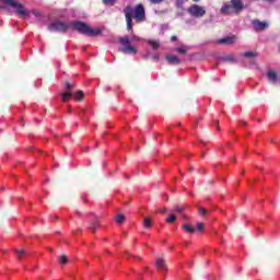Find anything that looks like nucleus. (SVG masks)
<instances>
[{"label":"nucleus","mask_w":280,"mask_h":280,"mask_svg":"<svg viewBox=\"0 0 280 280\" xmlns=\"http://www.w3.org/2000/svg\"><path fill=\"white\" fill-rule=\"evenodd\" d=\"M124 12L129 32L132 30V19H135L136 23H143L145 21V8H143V4H137L133 9L132 7H126Z\"/></svg>","instance_id":"obj_1"},{"label":"nucleus","mask_w":280,"mask_h":280,"mask_svg":"<svg viewBox=\"0 0 280 280\" xmlns=\"http://www.w3.org/2000/svg\"><path fill=\"white\" fill-rule=\"evenodd\" d=\"M0 2L4 4L3 7H0V10H8V8H13L15 13L19 14V16H22V19H27V16H30V10H27L16 0H0Z\"/></svg>","instance_id":"obj_2"},{"label":"nucleus","mask_w":280,"mask_h":280,"mask_svg":"<svg viewBox=\"0 0 280 280\" xmlns=\"http://www.w3.org/2000/svg\"><path fill=\"white\" fill-rule=\"evenodd\" d=\"M244 10L242 0H231V3L225 2L221 8V14H235Z\"/></svg>","instance_id":"obj_3"},{"label":"nucleus","mask_w":280,"mask_h":280,"mask_svg":"<svg viewBox=\"0 0 280 280\" xmlns=\"http://www.w3.org/2000/svg\"><path fill=\"white\" fill-rule=\"evenodd\" d=\"M72 25L77 32L84 34L85 36H98V34H102V30L91 28V26L84 24L83 22H74Z\"/></svg>","instance_id":"obj_4"},{"label":"nucleus","mask_w":280,"mask_h":280,"mask_svg":"<svg viewBox=\"0 0 280 280\" xmlns=\"http://www.w3.org/2000/svg\"><path fill=\"white\" fill-rule=\"evenodd\" d=\"M188 14L190 16H195V19H202L205 14H207V9L205 7H200L199 4H192L187 9Z\"/></svg>","instance_id":"obj_5"},{"label":"nucleus","mask_w":280,"mask_h":280,"mask_svg":"<svg viewBox=\"0 0 280 280\" xmlns=\"http://www.w3.org/2000/svg\"><path fill=\"white\" fill-rule=\"evenodd\" d=\"M66 89H67V92L61 94L62 102H68L69 97H71L72 95H74V98L78 100V102L82 101V97H84V92H82V91H79L75 94H72L70 91L71 83H69V82L66 83Z\"/></svg>","instance_id":"obj_6"},{"label":"nucleus","mask_w":280,"mask_h":280,"mask_svg":"<svg viewBox=\"0 0 280 280\" xmlns=\"http://www.w3.org/2000/svg\"><path fill=\"white\" fill-rule=\"evenodd\" d=\"M50 32H67L69 30V23L67 22H54L49 25Z\"/></svg>","instance_id":"obj_7"},{"label":"nucleus","mask_w":280,"mask_h":280,"mask_svg":"<svg viewBox=\"0 0 280 280\" xmlns=\"http://www.w3.org/2000/svg\"><path fill=\"white\" fill-rule=\"evenodd\" d=\"M252 25H253L254 32H264L268 30V27H270L269 22H266V21L261 22L259 20H253Z\"/></svg>","instance_id":"obj_8"},{"label":"nucleus","mask_w":280,"mask_h":280,"mask_svg":"<svg viewBox=\"0 0 280 280\" xmlns=\"http://www.w3.org/2000/svg\"><path fill=\"white\" fill-rule=\"evenodd\" d=\"M155 268L160 272H167V265H165V259L158 258L155 261Z\"/></svg>","instance_id":"obj_9"},{"label":"nucleus","mask_w":280,"mask_h":280,"mask_svg":"<svg viewBox=\"0 0 280 280\" xmlns=\"http://www.w3.org/2000/svg\"><path fill=\"white\" fill-rule=\"evenodd\" d=\"M119 51H121L122 54H130L131 56L137 55V48L135 46H131L130 44L127 46H121L119 48Z\"/></svg>","instance_id":"obj_10"},{"label":"nucleus","mask_w":280,"mask_h":280,"mask_svg":"<svg viewBox=\"0 0 280 280\" xmlns=\"http://www.w3.org/2000/svg\"><path fill=\"white\" fill-rule=\"evenodd\" d=\"M257 56L259 55L255 51H246V60L249 62V67H255V58H257Z\"/></svg>","instance_id":"obj_11"},{"label":"nucleus","mask_w":280,"mask_h":280,"mask_svg":"<svg viewBox=\"0 0 280 280\" xmlns=\"http://www.w3.org/2000/svg\"><path fill=\"white\" fill-rule=\"evenodd\" d=\"M236 37L235 36H228V37H223L221 39L218 40V43L220 45H233V43H235Z\"/></svg>","instance_id":"obj_12"},{"label":"nucleus","mask_w":280,"mask_h":280,"mask_svg":"<svg viewBox=\"0 0 280 280\" xmlns=\"http://www.w3.org/2000/svg\"><path fill=\"white\" fill-rule=\"evenodd\" d=\"M267 78L271 84H277L278 74L273 70L267 72Z\"/></svg>","instance_id":"obj_13"},{"label":"nucleus","mask_w":280,"mask_h":280,"mask_svg":"<svg viewBox=\"0 0 280 280\" xmlns=\"http://www.w3.org/2000/svg\"><path fill=\"white\" fill-rule=\"evenodd\" d=\"M166 60L170 65H178L180 62V59H178V57L172 55L166 56Z\"/></svg>","instance_id":"obj_14"},{"label":"nucleus","mask_w":280,"mask_h":280,"mask_svg":"<svg viewBox=\"0 0 280 280\" xmlns=\"http://www.w3.org/2000/svg\"><path fill=\"white\" fill-rule=\"evenodd\" d=\"M148 44L150 45V47H152V49H159L161 43H159V40H154V39H149Z\"/></svg>","instance_id":"obj_15"},{"label":"nucleus","mask_w":280,"mask_h":280,"mask_svg":"<svg viewBox=\"0 0 280 280\" xmlns=\"http://www.w3.org/2000/svg\"><path fill=\"white\" fill-rule=\"evenodd\" d=\"M167 224H172L173 222H176V215H174V210L170 211L168 218H166Z\"/></svg>","instance_id":"obj_16"},{"label":"nucleus","mask_w":280,"mask_h":280,"mask_svg":"<svg viewBox=\"0 0 280 280\" xmlns=\"http://www.w3.org/2000/svg\"><path fill=\"white\" fill-rule=\"evenodd\" d=\"M120 43H121L122 47H126V46L130 45V43H132V39H130L128 36H125V37L120 38Z\"/></svg>","instance_id":"obj_17"},{"label":"nucleus","mask_w":280,"mask_h":280,"mask_svg":"<svg viewBox=\"0 0 280 280\" xmlns=\"http://www.w3.org/2000/svg\"><path fill=\"white\" fill-rule=\"evenodd\" d=\"M182 228L184 231H186V233H196V229L189 224H184Z\"/></svg>","instance_id":"obj_18"},{"label":"nucleus","mask_w":280,"mask_h":280,"mask_svg":"<svg viewBox=\"0 0 280 280\" xmlns=\"http://www.w3.org/2000/svg\"><path fill=\"white\" fill-rule=\"evenodd\" d=\"M116 222L117 224H124V222H126V217H124V214H117Z\"/></svg>","instance_id":"obj_19"},{"label":"nucleus","mask_w":280,"mask_h":280,"mask_svg":"<svg viewBox=\"0 0 280 280\" xmlns=\"http://www.w3.org/2000/svg\"><path fill=\"white\" fill-rule=\"evenodd\" d=\"M143 226H144V229H151L152 228V220H150V218H144Z\"/></svg>","instance_id":"obj_20"},{"label":"nucleus","mask_w":280,"mask_h":280,"mask_svg":"<svg viewBox=\"0 0 280 280\" xmlns=\"http://www.w3.org/2000/svg\"><path fill=\"white\" fill-rule=\"evenodd\" d=\"M173 211L183 215L185 213V207L176 206Z\"/></svg>","instance_id":"obj_21"},{"label":"nucleus","mask_w":280,"mask_h":280,"mask_svg":"<svg viewBox=\"0 0 280 280\" xmlns=\"http://www.w3.org/2000/svg\"><path fill=\"white\" fill-rule=\"evenodd\" d=\"M67 261H69V259L67 258V256L61 255V256L59 257V264H60L61 266H65V265L67 264Z\"/></svg>","instance_id":"obj_22"},{"label":"nucleus","mask_w":280,"mask_h":280,"mask_svg":"<svg viewBox=\"0 0 280 280\" xmlns=\"http://www.w3.org/2000/svg\"><path fill=\"white\" fill-rule=\"evenodd\" d=\"M117 0H103L104 5H115Z\"/></svg>","instance_id":"obj_23"},{"label":"nucleus","mask_w":280,"mask_h":280,"mask_svg":"<svg viewBox=\"0 0 280 280\" xmlns=\"http://www.w3.org/2000/svg\"><path fill=\"white\" fill-rule=\"evenodd\" d=\"M196 230H197V231H205V224L198 222Z\"/></svg>","instance_id":"obj_24"},{"label":"nucleus","mask_w":280,"mask_h":280,"mask_svg":"<svg viewBox=\"0 0 280 280\" xmlns=\"http://www.w3.org/2000/svg\"><path fill=\"white\" fill-rule=\"evenodd\" d=\"M16 255L19 257H23L25 255V252L23 249L16 250Z\"/></svg>","instance_id":"obj_25"},{"label":"nucleus","mask_w":280,"mask_h":280,"mask_svg":"<svg viewBox=\"0 0 280 280\" xmlns=\"http://www.w3.org/2000/svg\"><path fill=\"white\" fill-rule=\"evenodd\" d=\"M207 213V209L205 208H199V214L205 215Z\"/></svg>","instance_id":"obj_26"},{"label":"nucleus","mask_w":280,"mask_h":280,"mask_svg":"<svg viewBox=\"0 0 280 280\" xmlns=\"http://www.w3.org/2000/svg\"><path fill=\"white\" fill-rule=\"evenodd\" d=\"M149 1L154 4L163 3V0H149Z\"/></svg>","instance_id":"obj_27"},{"label":"nucleus","mask_w":280,"mask_h":280,"mask_svg":"<svg viewBox=\"0 0 280 280\" xmlns=\"http://www.w3.org/2000/svg\"><path fill=\"white\" fill-rule=\"evenodd\" d=\"M139 40H141V37H139V36H133V37L131 38V43H132V42H139Z\"/></svg>","instance_id":"obj_28"},{"label":"nucleus","mask_w":280,"mask_h":280,"mask_svg":"<svg viewBox=\"0 0 280 280\" xmlns=\"http://www.w3.org/2000/svg\"><path fill=\"white\" fill-rule=\"evenodd\" d=\"M175 51H178L179 54H185V48H175Z\"/></svg>","instance_id":"obj_29"},{"label":"nucleus","mask_w":280,"mask_h":280,"mask_svg":"<svg viewBox=\"0 0 280 280\" xmlns=\"http://www.w3.org/2000/svg\"><path fill=\"white\" fill-rule=\"evenodd\" d=\"M224 60H225L226 62H233V57H225Z\"/></svg>","instance_id":"obj_30"},{"label":"nucleus","mask_w":280,"mask_h":280,"mask_svg":"<svg viewBox=\"0 0 280 280\" xmlns=\"http://www.w3.org/2000/svg\"><path fill=\"white\" fill-rule=\"evenodd\" d=\"M91 229L92 231H95V229H97V223L92 224Z\"/></svg>","instance_id":"obj_31"},{"label":"nucleus","mask_w":280,"mask_h":280,"mask_svg":"<svg viewBox=\"0 0 280 280\" xmlns=\"http://www.w3.org/2000/svg\"><path fill=\"white\" fill-rule=\"evenodd\" d=\"M162 213H167V209L163 208L160 210Z\"/></svg>","instance_id":"obj_32"},{"label":"nucleus","mask_w":280,"mask_h":280,"mask_svg":"<svg viewBox=\"0 0 280 280\" xmlns=\"http://www.w3.org/2000/svg\"><path fill=\"white\" fill-rule=\"evenodd\" d=\"M171 40H172V43H174V40H176V36H172Z\"/></svg>","instance_id":"obj_33"},{"label":"nucleus","mask_w":280,"mask_h":280,"mask_svg":"<svg viewBox=\"0 0 280 280\" xmlns=\"http://www.w3.org/2000/svg\"><path fill=\"white\" fill-rule=\"evenodd\" d=\"M154 60H159V55L153 56Z\"/></svg>","instance_id":"obj_34"},{"label":"nucleus","mask_w":280,"mask_h":280,"mask_svg":"<svg viewBox=\"0 0 280 280\" xmlns=\"http://www.w3.org/2000/svg\"><path fill=\"white\" fill-rule=\"evenodd\" d=\"M35 16H38V13H34Z\"/></svg>","instance_id":"obj_35"},{"label":"nucleus","mask_w":280,"mask_h":280,"mask_svg":"<svg viewBox=\"0 0 280 280\" xmlns=\"http://www.w3.org/2000/svg\"><path fill=\"white\" fill-rule=\"evenodd\" d=\"M192 1H199V0H192Z\"/></svg>","instance_id":"obj_36"}]
</instances>
